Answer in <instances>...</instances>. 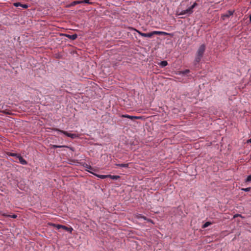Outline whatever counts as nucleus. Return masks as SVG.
<instances>
[{
    "instance_id": "nucleus-1",
    "label": "nucleus",
    "mask_w": 251,
    "mask_h": 251,
    "mask_svg": "<svg viewBox=\"0 0 251 251\" xmlns=\"http://www.w3.org/2000/svg\"><path fill=\"white\" fill-rule=\"evenodd\" d=\"M205 48L206 47L204 44H202L199 47L197 51L195 58L194 61L195 65L199 63V62L201 61V59L203 57V54L205 52Z\"/></svg>"
},
{
    "instance_id": "nucleus-2",
    "label": "nucleus",
    "mask_w": 251,
    "mask_h": 251,
    "mask_svg": "<svg viewBox=\"0 0 251 251\" xmlns=\"http://www.w3.org/2000/svg\"><path fill=\"white\" fill-rule=\"evenodd\" d=\"M138 34L142 37H149L151 38L154 35H169L170 34L164 31H153L150 33H143L140 31L136 30Z\"/></svg>"
},
{
    "instance_id": "nucleus-3",
    "label": "nucleus",
    "mask_w": 251,
    "mask_h": 251,
    "mask_svg": "<svg viewBox=\"0 0 251 251\" xmlns=\"http://www.w3.org/2000/svg\"><path fill=\"white\" fill-rule=\"evenodd\" d=\"M197 5V3L195 2L193 4L186 10H182L179 14V15H190L193 12V9Z\"/></svg>"
},
{
    "instance_id": "nucleus-4",
    "label": "nucleus",
    "mask_w": 251,
    "mask_h": 251,
    "mask_svg": "<svg viewBox=\"0 0 251 251\" xmlns=\"http://www.w3.org/2000/svg\"><path fill=\"white\" fill-rule=\"evenodd\" d=\"M54 130L62 133L66 135L67 136L71 138L72 139L76 138L78 137V136L76 134L69 133L66 131L62 130L57 128L54 129Z\"/></svg>"
},
{
    "instance_id": "nucleus-5",
    "label": "nucleus",
    "mask_w": 251,
    "mask_h": 251,
    "mask_svg": "<svg viewBox=\"0 0 251 251\" xmlns=\"http://www.w3.org/2000/svg\"><path fill=\"white\" fill-rule=\"evenodd\" d=\"M120 117L122 118H127L131 120H133L135 119H142V117L141 116H130L127 114H122L120 116Z\"/></svg>"
},
{
    "instance_id": "nucleus-6",
    "label": "nucleus",
    "mask_w": 251,
    "mask_h": 251,
    "mask_svg": "<svg viewBox=\"0 0 251 251\" xmlns=\"http://www.w3.org/2000/svg\"><path fill=\"white\" fill-rule=\"evenodd\" d=\"M52 148H54V149L61 148H67L69 149L70 150H71L72 151H74V148L71 147H69L68 146H58V145H53L52 146Z\"/></svg>"
},
{
    "instance_id": "nucleus-7",
    "label": "nucleus",
    "mask_w": 251,
    "mask_h": 251,
    "mask_svg": "<svg viewBox=\"0 0 251 251\" xmlns=\"http://www.w3.org/2000/svg\"><path fill=\"white\" fill-rule=\"evenodd\" d=\"M233 12L230 10L227 11V13L224 14L222 16L223 19L224 20L226 18H228L229 16L232 15Z\"/></svg>"
},
{
    "instance_id": "nucleus-8",
    "label": "nucleus",
    "mask_w": 251,
    "mask_h": 251,
    "mask_svg": "<svg viewBox=\"0 0 251 251\" xmlns=\"http://www.w3.org/2000/svg\"><path fill=\"white\" fill-rule=\"evenodd\" d=\"M89 173L92 174L93 175H95V176L98 177L99 178H100L101 179H104V178H108V175H98V174H96L95 173H94L92 172H90V171H88Z\"/></svg>"
},
{
    "instance_id": "nucleus-9",
    "label": "nucleus",
    "mask_w": 251,
    "mask_h": 251,
    "mask_svg": "<svg viewBox=\"0 0 251 251\" xmlns=\"http://www.w3.org/2000/svg\"><path fill=\"white\" fill-rule=\"evenodd\" d=\"M14 5L16 7L21 6L25 9H26L28 7V5L25 4H22L20 2H15L14 3Z\"/></svg>"
},
{
    "instance_id": "nucleus-10",
    "label": "nucleus",
    "mask_w": 251,
    "mask_h": 251,
    "mask_svg": "<svg viewBox=\"0 0 251 251\" xmlns=\"http://www.w3.org/2000/svg\"><path fill=\"white\" fill-rule=\"evenodd\" d=\"M18 159L19 160V162L23 165H26L27 164V161L24 159L20 154L19 156H18Z\"/></svg>"
},
{
    "instance_id": "nucleus-11",
    "label": "nucleus",
    "mask_w": 251,
    "mask_h": 251,
    "mask_svg": "<svg viewBox=\"0 0 251 251\" xmlns=\"http://www.w3.org/2000/svg\"><path fill=\"white\" fill-rule=\"evenodd\" d=\"M66 36L71 40H75L77 38V35L76 34L73 35L66 34Z\"/></svg>"
},
{
    "instance_id": "nucleus-12",
    "label": "nucleus",
    "mask_w": 251,
    "mask_h": 251,
    "mask_svg": "<svg viewBox=\"0 0 251 251\" xmlns=\"http://www.w3.org/2000/svg\"><path fill=\"white\" fill-rule=\"evenodd\" d=\"M115 165L120 167L128 168L129 166V163L115 164Z\"/></svg>"
},
{
    "instance_id": "nucleus-13",
    "label": "nucleus",
    "mask_w": 251,
    "mask_h": 251,
    "mask_svg": "<svg viewBox=\"0 0 251 251\" xmlns=\"http://www.w3.org/2000/svg\"><path fill=\"white\" fill-rule=\"evenodd\" d=\"M62 229H63L67 231H69L70 232H72V230H73L72 227H68L65 226H63Z\"/></svg>"
},
{
    "instance_id": "nucleus-14",
    "label": "nucleus",
    "mask_w": 251,
    "mask_h": 251,
    "mask_svg": "<svg viewBox=\"0 0 251 251\" xmlns=\"http://www.w3.org/2000/svg\"><path fill=\"white\" fill-rule=\"evenodd\" d=\"M7 154L9 156L16 157L17 158H18V156L20 155V154H17L16 153H12V152H7Z\"/></svg>"
},
{
    "instance_id": "nucleus-15",
    "label": "nucleus",
    "mask_w": 251,
    "mask_h": 251,
    "mask_svg": "<svg viewBox=\"0 0 251 251\" xmlns=\"http://www.w3.org/2000/svg\"><path fill=\"white\" fill-rule=\"evenodd\" d=\"M120 177L119 176H112V175H108V178H110L112 179H115V180H117V179H119Z\"/></svg>"
},
{
    "instance_id": "nucleus-16",
    "label": "nucleus",
    "mask_w": 251,
    "mask_h": 251,
    "mask_svg": "<svg viewBox=\"0 0 251 251\" xmlns=\"http://www.w3.org/2000/svg\"><path fill=\"white\" fill-rule=\"evenodd\" d=\"M3 216H5V217H11L12 218H16L17 217V215H15V214H13V215H7L5 213L3 214H2Z\"/></svg>"
},
{
    "instance_id": "nucleus-17",
    "label": "nucleus",
    "mask_w": 251,
    "mask_h": 251,
    "mask_svg": "<svg viewBox=\"0 0 251 251\" xmlns=\"http://www.w3.org/2000/svg\"><path fill=\"white\" fill-rule=\"evenodd\" d=\"M212 223L210 222H206L204 224H203L202 226V228H205L208 227L209 226L211 225Z\"/></svg>"
},
{
    "instance_id": "nucleus-18",
    "label": "nucleus",
    "mask_w": 251,
    "mask_h": 251,
    "mask_svg": "<svg viewBox=\"0 0 251 251\" xmlns=\"http://www.w3.org/2000/svg\"><path fill=\"white\" fill-rule=\"evenodd\" d=\"M168 65V63L166 61H161V62L160 63V65L162 67H165L167 65Z\"/></svg>"
},
{
    "instance_id": "nucleus-19",
    "label": "nucleus",
    "mask_w": 251,
    "mask_h": 251,
    "mask_svg": "<svg viewBox=\"0 0 251 251\" xmlns=\"http://www.w3.org/2000/svg\"><path fill=\"white\" fill-rule=\"evenodd\" d=\"M190 72V70L188 69H186L184 71H182L180 72V74L182 75H186L187 74L189 73Z\"/></svg>"
},
{
    "instance_id": "nucleus-20",
    "label": "nucleus",
    "mask_w": 251,
    "mask_h": 251,
    "mask_svg": "<svg viewBox=\"0 0 251 251\" xmlns=\"http://www.w3.org/2000/svg\"><path fill=\"white\" fill-rule=\"evenodd\" d=\"M136 217L138 219H139V218H142L144 220H147V219L146 217L144 216H142L141 214H138L137 216H136Z\"/></svg>"
},
{
    "instance_id": "nucleus-21",
    "label": "nucleus",
    "mask_w": 251,
    "mask_h": 251,
    "mask_svg": "<svg viewBox=\"0 0 251 251\" xmlns=\"http://www.w3.org/2000/svg\"><path fill=\"white\" fill-rule=\"evenodd\" d=\"M53 226L55 227H56L57 229H60V228H62V226H63V225H55V224H53Z\"/></svg>"
},
{
    "instance_id": "nucleus-22",
    "label": "nucleus",
    "mask_w": 251,
    "mask_h": 251,
    "mask_svg": "<svg viewBox=\"0 0 251 251\" xmlns=\"http://www.w3.org/2000/svg\"><path fill=\"white\" fill-rule=\"evenodd\" d=\"M82 3H88V4H92V2H90L89 1L90 0H82Z\"/></svg>"
},
{
    "instance_id": "nucleus-23",
    "label": "nucleus",
    "mask_w": 251,
    "mask_h": 251,
    "mask_svg": "<svg viewBox=\"0 0 251 251\" xmlns=\"http://www.w3.org/2000/svg\"><path fill=\"white\" fill-rule=\"evenodd\" d=\"M251 181V175H250L246 179V182H250Z\"/></svg>"
},
{
    "instance_id": "nucleus-24",
    "label": "nucleus",
    "mask_w": 251,
    "mask_h": 251,
    "mask_svg": "<svg viewBox=\"0 0 251 251\" xmlns=\"http://www.w3.org/2000/svg\"><path fill=\"white\" fill-rule=\"evenodd\" d=\"M242 190L244 191H246V192H248V191H249L251 190V188L250 187H248V188H243V189H242Z\"/></svg>"
},
{
    "instance_id": "nucleus-25",
    "label": "nucleus",
    "mask_w": 251,
    "mask_h": 251,
    "mask_svg": "<svg viewBox=\"0 0 251 251\" xmlns=\"http://www.w3.org/2000/svg\"><path fill=\"white\" fill-rule=\"evenodd\" d=\"M75 3H77V4L82 3V0L77 1L75 2Z\"/></svg>"
},
{
    "instance_id": "nucleus-26",
    "label": "nucleus",
    "mask_w": 251,
    "mask_h": 251,
    "mask_svg": "<svg viewBox=\"0 0 251 251\" xmlns=\"http://www.w3.org/2000/svg\"><path fill=\"white\" fill-rule=\"evenodd\" d=\"M247 143H251V138L248 140L247 142Z\"/></svg>"
},
{
    "instance_id": "nucleus-27",
    "label": "nucleus",
    "mask_w": 251,
    "mask_h": 251,
    "mask_svg": "<svg viewBox=\"0 0 251 251\" xmlns=\"http://www.w3.org/2000/svg\"><path fill=\"white\" fill-rule=\"evenodd\" d=\"M250 21L251 22V15L250 16Z\"/></svg>"
},
{
    "instance_id": "nucleus-28",
    "label": "nucleus",
    "mask_w": 251,
    "mask_h": 251,
    "mask_svg": "<svg viewBox=\"0 0 251 251\" xmlns=\"http://www.w3.org/2000/svg\"><path fill=\"white\" fill-rule=\"evenodd\" d=\"M238 216H239L238 215H236L234 216V217L235 218V217H237Z\"/></svg>"
},
{
    "instance_id": "nucleus-29",
    "label": "nucleus",
    "mask_w": 251,
    "mask_h": 251,
    "mask_svg": "<svg viewBox=\"0 0 251 251\" xmlns=\"http://www.w3.org/2000/svg\"><path fill=\"white\" fill-rule=\"evenodd\" d=\"M89 168L93 169L91 166L89 167Z\"/></svg>"
}]
</instances>
